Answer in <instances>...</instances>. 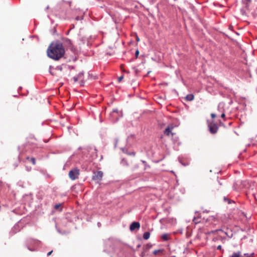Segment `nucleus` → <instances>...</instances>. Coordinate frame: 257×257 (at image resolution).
<instances>
[{
  "label": "nucleus",
  "instance_id": "22",
  "mask_svg": "<svg viewBox=\"0 0 257 257\" xmlns=\"http://www.w3.org/2000/svg\"><path fill=\"white\" fill-rule=\"evenodd\" d=\"M163 251V250L162 249H157V250H155L154 251H153V254L154 255H156L158 253L160 252H162Z\"/></svg>",
  "mask_w": 257,
  "mask_h": 257
},
{
  "label": "nucleus",
  "instance_id": "2",
  "mask_svg": "<svg viewBox=\"0 0 257 257\" xmlns=\"http://www.w3.org/2000/svg\"><path fill=\"white\" fill-rule=\"evenodd\" d=\"M212 238V242L221 241L223 237H225L226 233L221 229H217L210 231V235Z\"/></svg>",
  "mask_w": 257,
  "mask_h": 257
},
{
  "label": "nucleus",
  "instance_id": "31",
  "mask_svg": "<svg viewBox=\"0 0 257 257\" xmlns=\"http://www.w3.org/2000/svg\"><path fill=\"white\" fill-rule=\"evenodd\" d=\"M52 252H53V250H51V251H49V252L47 253V255H48V256L50 255L51 254V253H52Z\"/></svg>",
  "mask_w": 257,
  "mask_h": 257
},
{
  "label": "nucleus",
  "instance_id": "13",
  "mask_svg": "<svg viewBox=\"0 0 257 257\" xmlns=\"http://www.w3.org/2000/svg\"><path fill=\"white\" fill-rule=\"evenodd\" d=\"M173 126H168L164 131V134L167 136H169L171 133L172 130L173 129Z\"/></svg>",
  "mask_w": 257,
  "mask_h": 257
},
{
  "label": "nucleus",
  "instance_id": "26",
  "mask_svg": "<svg viewBox=\"0 0 257 257\" xmlns=\"http://www.w3.org/2000/svg\"><path fill=\"white\" fill-rule=\"evenodd\" d=\"M141 162H142V163L146 166H148V167H149V165H148L147 164V163L146 161H144V160H141Z\"/></svg>",
  "mask_w": 257,
  "mask_h": 257
},
{
  "label": "nucleus",
  "instance_id": "14",
  "mask_svg": "<svg viewBox=\"0 0 257 257\" xmlns=\"http://www.w3.org/2000/svg\"><path fill=\"white\" fill-rule=\"evenodd\" d=\"M121 149L122 151L124 153L126 154H127V155H130V156H135V155H136L135 152H128L127 149H126L125 148H122Z\"/></svg>",
  "mask_w": 257,
  "mask_h": 257
},
{
  "label": "nucleus",
  "instance_id": "32",
  "mask_svg": "<svg viewBox=\"0 0 257 257\" xmlns=\"http://www.w3.org/2000/svg\"><path fill=\"white\" fill-rule=\"evenodd\" d=\"M75 20H77V21H78V20H80V19L79 17H77L75 18Z\"/></svg>",
  "mask_w": 257,
  "mask_h": 257
},
{
  "label": "nucleus",
  "instance_id": "30",
  "mask_svg": "<svg viewBox=\"0 0 257 257\" xmlns=\"http://www.w3.org/2000/svg\"><path fill=\"white\" fill-rule=\"evenodd\" d=\"M217 249L220 250L221 249V245L220 244H219L217 246Z\"/></svg>",
  "mask_w": 257,
  "mask_h": 257
},
{
  "label": "nucleus",
  "instance_id": "6",
  "mask_svg": "<svg viewBox=\"0 0 257 257\" xmlns=\"http://www.w3.org/2000/svg\"><path fill=\"white\" fill-rule=\"evenodd\" d=\"M103 173L101 171H93L92 179L97 183H99L102 178Z\"/></svg>",
  "mask_w": 257,
  "mask_h": 257
},
{
  "label": "nucleus",
  "instance_id": "8",
  "mask_svg": "<svg viewBox=\"0 0 257 257\" xmlns=\"http://www.w3.org/2000/svg\"><path fill=\"white\" fill-rule=\"evenodd\" d=\"M84 78V72L82 71L80 72L76 76L73 77V80L75 82H77L78 80H80L82 83H84L83 81Z\"/></svg>",
  "mask_w": 257,
  "mask_h": 257
},
{
  "label": "nucleus",
  "instance_id": "37",
  "mask_svg": "<svg viewBox=\"0 0 257 257\" xmlns=\"http://www.w3.org/2000/svg\"><path fill=\"white\" fill-rule=\"evenodd\" d=\"M56 30L55 29V30H54V31H53V32H56Z\"/></svg>",
  "mask_w": 257,
  "mask_h": 257
},
{
  "label": "nucleus",
  "instance_id": "21",
  "mask_svg": "<svg viewBox=\"0 0 257 257\" xmlns=\"http://www.w3.org/2000/svg\"><path fill=\"white\" fill-rule=\"evenodd\" d=\"M27 160H29L30 159L32 163L34 165H36V160H35V158H34V157H32L31 158H30L29 157H28L27 158Z\"/></svg>",
  "mask_w": 257,
  "mask_h": 257
},
{
  "label": "nucleus",
  "instance_id": "7",
  "mask_svg": "<svg viewBox=\"0 0 257 257\" xmlns=\"http://www.w3.org/2000/svg\"><path fill=\"white\" fill-rule=\"evenodd\" d=\"M218 123H221L220 120H217L215 123L212 122L210 124V133L215 134L218 130Z\"/></svg>",
  "mask_w": 257,
  "mask_h": 257
},
{
  "label": "nucleus",
  "instance_id": "35",
  "mask_svg": "<svg viewBox=\"0 0 257 257\" xmlns=\"http://www.w3.org/2000/svg\"><path fill=\"white\" fill-rule=\"evenodd\" d=\"M27 170L29 171H30V169H29V168H28L27 167Z\"/></svg>",
  "mask_w": 257,
  "mask_h": 257
},
{
  "label": "nucleus",
  "instance_id": "23",
  "mask_svg": "<svg viewBox=\"0 0 257 257\" xmlns=\"http://www.w3.org/2000/svg\"><path fill=\"white\" fill-rule=\"evenodd\" d=\"M121 163L123 164V165H125L126 166H128V163L127 162V160L124 159H122L121 160Z\"/></svg>",
  "mask_w": 257,
  "mask_h": 257
},
{
  "label": "nucleus",
  "instance_id": "3",
  "mask_svg": "<svg viewBox=\"0 0 257 257\" xmlns=\"http://www.w3.org/2000/svg\"><path fill=\"white\" fill-rule=\"evenodd\" d=\"M40 243V240L32 238H28L26 241L27 248L31 251H35L36 250V247H38Z\"/></svg>",
  "mask_w": 257,
  "mask_h": 257
},
{
  "label": "nucleus",
  "instance_id": "17",
  "mask_svg": "<svg viewBox=\"0 0 257 257\" xmlns=\"http://www.w3.org/2000/svg\"><path fill=\"white\" fill-rule=\"evenodd\" d=\"M194 95L192 94H189L187 95L185 98L188 101H191L194 99Z\"/></svg>",
  "mask_w": 257,
  "mask_h": 257
},
{
  "label": "nucleus",
  "instance_id": "19",
  "mask_svg": "<svg viewBox=\"0 0 257 257\" xmlns=\"http://www.w3.org/2000/svg\"><path fill=\"white\" fill-rule=\"evenodd\" d=\"M153 246V245L150 243H147L146 246H145V251H147V250H148L149 249H150L151 248H152Z\"/></svg>",
  "mask_w": 257,
  "mask_h": 257
},
{
  "label": "nucleus",
  "instance_id": "29",
  "mask_svg": "<svg viewBox=\"0 0 257 257\" xmlns=\"http://www.w3.org/2000/svg\"><path fill=\"white\" fill-rule=\"evenodd\" d=\"M219 117H221L222 118H224L225 117V113L224 112H222L221 113L220 116Z\"/></svg>",
  "mask_w": 257,
  "mask_h": 257
},
{
  "label": "nucleus",
  "instance_id": "12",
  "mask_svg": "<svg viewBox=\"0 0 257 257\" xmlns=\"http://www.w3.org/2000/svg\"><path fill=\"white\" fill-rule=\"evenodd\" d=\"M20 230V229L19 224H16L12 228L11 230V232L13 234H15L17 232H19Z\"/></svg>",
  "mask_w": 257,
  "mask_h": 257
},
{
  "label": "nucleus",
  "instance_id": "27",
  "mask_svg": "<svg viewBox=\"0 0 257 257\" xmlns=\"http://www.w3.org/2000/svg\"><path fill=\"white\" fill-rule=\"evenodd\" d=\"M123 75H121L120 77H119L118 78V82H120L121 81V80L123 79Z\"/></svg>",
  "mask_w": 257,
  "mask_h": 257
},
{
  "label": "nucleus",
  "instance_id": "11",
  "mask_svg": "<svg viewBox=\"0 0 257 257\" xmlns=\"http://www.w3.org/2000/svg\"><path fill=\"white\" fill-rule=\"evenodd\" d=\"M140 227V224L139 222H133L130 225V229L131 230H134L136 229H139Z\"/></svg>",
  "mask_w": 257,
  "mask_h": 257
},
{
  "label": "nucleus",
  "instance_id": "28",
  "mask_svg": "<svg viewBox=\"0 0 257 257\" xmlns=\"http://www.w3.org/2000/svg\"><path fill=\"white\" fill-rule=\"evenodd\" d=\"M68 69L69 70L74 69H75V66H68Z\"/></svg>",
  "mask_w": 257,
  "mask_h": 257
},
{
  "label": "nucleus",
  "instance_id": "34",
  "mask_svg": "<svg viewBox=\"0 0 257 257\" xmlns=\"http://www.w3.org/2000/svg\"><path fill=\"white\" fill-rule=\"evenodd\" d=\"M136 40H137V41H138V42L140 41V39L139 38V37H137Z\"/></svg>",
  "mask_w": 257,
  "mask_h": 257
},
{
  "label": "nucleus",
  "instance_id": "5",
  "mask_svg": "<svg viewBox=\"0 0 257 257\" xmlns=\"http://www.w3.org/2000/svg\"><path fill=\"white\" fill-rule=\"evenodd\" d=\"M79 169L74 168L71 170L69 173V176L72 180H75L78 178L79 175Z\"/></svg>",
  "mask_w": 257,
  "mask_h": 257
},
{
  "label": "nucleus",
  "instance_id": "33",
  "mask_svg": "<svg viewBox=\"0 0 257 257\" xmlns=\"http://www.w3.org/2000/svg\"><path fill=\"white\" fill-rule=\"evenodd\" d=\"M206 122H207V125L209 127V119H207Z\"/></svg>",
  "mask_w": 257,
  "mask_h": 257
},
{
  "label": "nucleus",
  "instance_id": "16",
  "mask_svg": "<svg viewBox=\"0 0 257 257\" xmlns=\"http://www.w3.org/2000/svg\"><path fill=\"white\" fill-rule=\"evenodd\" d=\"M221 113L219 111L215 113H212L211 114V117L214 119L215 117H219L220 116Z\"/></svg>",
  "mask_w": 257,
  "mask_h": 257
},
{
  "label": "nucleus",
  "instance_id": "9",
  "mask_svg": "<svg viewBox=\"0 0 257 257\" xmlns=\"http://www.w3.org/2000/svg\"><path fill=\"white\" fill-rule=\"evenodd\" d=\"M229 257H249V255L248 253L242 254L241 251H238L236 252H233Z\"/></svg>",
  "mask_w": 257,
  "mask_h": 257
},
{
  "label": "nucleus",
  "instance_id": "20",
  "mask_svg": "<svg viewBox=\"0 0 257 257\" xmlns=\"http://www.w3.org/2000/svg\"><path fill=\"white\" fill-rule=\"evenodd\" d=\"M63 41L64 42L67 43L68 45H72L71 41L68 38H64Z\"/></svg>",
  "mask_w": 257,
  "mask_h": 257
},
{
  "label": "nucleus",
  "instance_id": "18",
  "mask_svg": "<svg viewBox=\"0 0 257 257\" xmlns=\"http://www.w3.org/2000/svg\"><path fill=\"white\" fill-rule=\"evenodd\" d=\"M150 233L149 232H145L143 234V238L145 240H147L150 238Z\"/></svg>",
  "mask_w": 257,
  "mask_h": 257
},
{
  "label": "nucleus",
  "instance_id": "1",
  "mask_svg": "<svg viewBox=\"0 0 257 257\" xmlns=\"http://www.w3.org/2000/svg\"><path fill=\"white\" fill-rule=\"evenodd\" d=\"M47 56L54 60H59L63 57L65 49L62 43L57 41L52 43L47 51Z\"/></svg>",
  "mask_w": 257,
  "mask_h": 257
},
{
  "label": "nucleus",
  "instance_id": "10",
  "mask_svg": "<svg viewBox=\"0 0 257 257\" xmlns=\"http://www.w3.org/2000/svg\"><path fill=\"white\" fill-rule=\"evenodd\" d=\"M201 214L199 212H195V215L193 217V221L195 223L197 224L201 222Z\"/></svg>",
  "mask_w": 257,
  "mask_h": 257
},
{
  "label": "nucleus",
  "instance_id": "39",
  "mask_svg": "<svg viewBox=\"0 0 257 257\" xmlns=\"http://www.w3.org/2000/svg\"><path fill=\"white\" fill-rule=\"evenodd\" d=\"M111 257H112V256H111Z\"/></svg>",
  "mask_w": 257,
  "mask_h": 257
},
{
  "label": "nucleus",
  "instance_id": "15",
  "mask_svg": "<svg viewBox=\"0 0 257 257\" xmlns=\"http://www.w3.org/2000/svg\"><path fill=\"white\" fill-rule=\"evenodd\" d=\"M161 238L163 241H168L170 239L169 234L168 233L163 234L161 235Z\"/></svg>",
  "mask_w": 257,
  "mask_h": 257
},
{
  "label": "nucleus",
  "instance_id": "36",
  "mask_svg": "<svg viewBox=\"0 0 257 257\" xmlns=\"http://www.w3.org/2000/svg\"><path fill=\"white\" fill-rule=\"evenodd\" d=\"M212 247H215V245H212Z\"/></svg>",
  "mask_w": 257,
  "mask_h": 257
},
{
  "label": "nucleus",
  "instance_id": "24",
  "mask_svg": "<svg viewBox=\"0 0 257 257\" xmlns=\"http://www.w3.org/2000/svg\"><path fill=\"white\" fill-rule=\"evenodd\" d=\"M61 206V204H57L54 205V208L55 209L57 210Z\"/></svg>",
  "mask_w": 257,
  "mask_h": 257
},
{
  "label": "nucleus",
  "instance_id": "4",
  "mask_svg": "<svg viewBox=\"0 0 257 257\" xmlns=\"http://www.w3.org/2000/svg\"><path fill=\"white\" fill-rule=\"evenodd\" d=\"M122 116L121 111H119L117 109H114L110 113V118L112 122L117 121L120 117Z\"/></svg>",
  "mask_w": 257,
  "mask_h": 257
},
{
  "label": "nucleus",
  "instance_id": "25",
  "mask_svg": "<svg viewBox=\"0 0 257 257\" xmlns=\"http://www.w3.org/2000/svg\"><path fill=\"white\" fill-rule=\"evenodd\" d=\"M139 51L138 49H137L135 52V57H136V59L138 58V56H139Z\"/></svg>",
  "mask_w": 257,
  "mask_h": 257
},
{
  "label": "nucleus",
  "instance_id": "38",
  "mask_svg": "<svg viewBox=\"0 0 257 257\" xmlns=\"http://www.w3.org/2000/svg\"><path fill=\"white\" fill-rule=\"evenodd\" d=\"M56 30L55 29V30H54V31H53V32H56Z\"/></svg>",
  "mask_w": 257,
  "mask_h": 257
}]
</instances>
